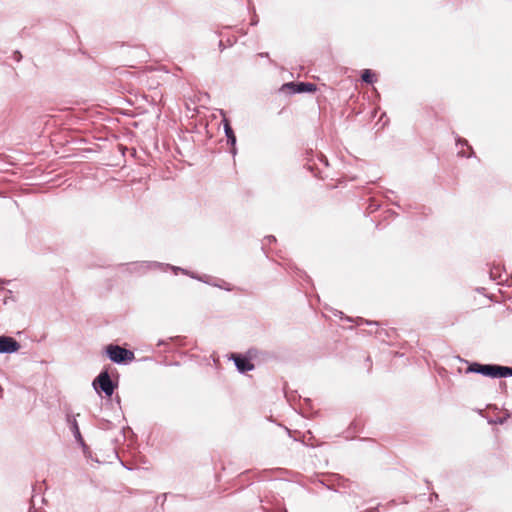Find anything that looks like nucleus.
<instances>
[{
  "instance_id": "f257e3e1",
  "label": "nucleus",
  "mask_w": 512,
  "mask_h": 512,
  "mask_svg": "<svg viewBox=\"0 0 512 512\" xmlns=\"http://www.w3.org/2000/svg\"><path fill=\"white\" fill-rule=\"evenodd\" d=\"M266 356H268L267 352L252 347L245 353H232L229 359L234 362L235 367L240 374H246L247 372L255 369L253 360L265 359Z\"/></svg>"
},
{
  "instance_id": "f03ea898",
  "label": "nucleus",
  "mask_w": 512,
  "mask_h": 512,
  "mask_svg": "<svg viewBox=\"0 0 512 512\" xmlns=\"http://www.w3.org/2000/svg\"><path fill=\"white\" fill-rule=\"evenodd\" d=\"M466 373H476L492 379L507 378L512 376V366L471 362Z\"/></svg>"
},
{
  "instance_id": "7ed1b4c3",
  "label": "nucleus",
  "mask_w": 512,
  "mask_h": 512,
  "mask_svg": "<svg viewBox=\"0 0 512 512\" xmlns=\"http://www.w3.org/2000/svg\"><path fill=\"white\" fill-rule=\"evenodd\" d=\"M104 354L111 362L117 365H128L135 359V354L132 350L113 343L105 346Z\"/></svg>"
},
{
  "instance_id": "20e7f679",
  "label": "nucleus",
  "mask_w": 512,
  "mask_h": 512,
  "mask_svg": "<svg viewBox=\"0 0 512 512\" xmlns=\"http://www.w3.org/2000/svg\"><path fill=\"white\" fill-rule=\"evenodd\" d=\"M92 386L97 394L101 395V393H104L106 397L110 398L118 387V381L112 380L108 369L104 367L94 378Z\"/></svg>"
},
{
  "instance_id": "39448f33",
  "label": "nucleus",
  "mask_w": 512,
  "mask_h": 512,
  "mask_svg": "<svg viewBox=\"0 0 512 512\" xmlns=\"http://www.w3.org/2000/svg\"><path fill=\"white\" fill-rule=\"evenodd\" d=\"M306 162L304 163V167L310 171L314 177L324 179L328 175L323 174V170L319 167V165L324 166L325 168L329 167V162L327 157L322 153H314L312 150L306 152Z\"/></svg>"
},
{
  "instance_id": "423d86ee",
  "label": "nucleus",
  "mask_w": 512,
  "mask_h": 512,
  "mask_svg": "<svg viewBox=\"0 0 512 512\" xmlns=\"http://www.w3.org/2000/svg\"><path fill=\"white\" fill-rule=\"evenodd\" d=\"M66 422L74 436L75 441L81 447L84 457L86 459L93 460L92 451L82 437V434L80 432V428H79L76 418L72 414L67 413L66 414Z\"/></svg>"
},
{
  "instance_id": "0eeeda50",
  "label": "nucleus",
  "mask_w": 512,
  "mask_h": 512,
  "mask_svg": "<svg viewBox=\"0 0 512 512\" xmlns=\"http://www.w3.org/2000/svg\"><path fill=\"white\" fill-rule=\"evenodd\" d=\"M281 91H288L289 94L315 93L317 91L316 84L312 82L291 81L284 83Z\"/></svg>"
},
{
  "instance_id": "6e6552de",
  "label": "nucleus",
  "mask_w": 512,
  "mask_h": 512,
  "mask_svg": "<svg viewBox=\"0 0 512 512\" xmlns=\"http://www.w3.org/2000/svg\"><path fill=\"white\" fill-rule=\"evenodd\" d=\"M131 273L143 274L148 270L161 269L163 263L157 261H134L127 264Z\"/></svg>"
},
{
  "instance_id": "1a4fd4ad",
  "label": "nucleus",
  "mask_w": 512,
  "mask_h": 512,
  "mask_svg": "<svg viewBox=\"0 0 512 512\" xmlns=\"http://www.w3.org/2000/svg\"><path fill=\"white\" fill-rule=\"evenodd\" d=\"M222 124L224 128V133L226 136L227 144L230 146L229 152L233 155V157L237 154V137L234 132V129L232 128L231 122L228 118L225 116L222 119Z\"/></svg>"
},
{
  "instance_id": "9d476101",
  "label": "nucleus",
  "mask_w": 512,
  "mask_h": 512,
  "mask_svg": "<svg viewBox=\"0 0 512 512\" xmlns=\"http://www.w3.org/2000/svg\"><path fill=\"white\" fill-rule=\"evenodd\" d=\"M20 343L8 335H0V354H12L19 351Z\"/></svg>"
},
{
  "instance_id": "9b49d317",
  "label": "nucleus",
  "mask_w": 512,
  "mask_h": 512,
  "mask_svg": "<svg viewBox=\"0 0 512 512\" xmlns=\"http://www.w3.org/2000/svg\"><path fill=\"white\" fill-rule=\"evenodd\" d=\"M172 344L175 346H181L184 344V338L181 336H175V337H169L166 340L160 339L157 342V346L158 347L164 346L165 347L164 352H167V353L173 351Z\"/></svg>"
},
{
  "instance_id": "f8f14e48",
  "label": "nucleus",
  "mask_w": 512,
  "mask_h": 512,
  "mask_svg": "<svg viewBox=\"0 0 512 512\" xmlns=\"http://www.w3.org/2000/svg\"><path fill=\"white\" fill-rule=\"evenodd\" d=\"M455 141H456V145H461V146H466L468 149H469V153H466L465 151L461 150L458 152V156L459 157H463V158H472V157H476V154L472 148V146L469 145V142L468 140H466L465 138H462L460 137L459 135H455Z\"/></svg>"
},
{
  "instance_id": "ddd939ff",
  "label": "nucleus",
  "mask_w": 512,
  "mask_h": 512,
  "mask_svg": "<svg viewBox=\"0 0 512 512\" xmlns=\"http://www.w3.org/2000/svg\"><path fill=\"white\" fill-rule=\"evenodd\" d=\"M361 81L369 85L374 84L377 81L376 73L371 69H363L361 72Z\"/></svg>"
},
{
  "instance_id": "4468645a",
  "label": "nucleus",
  "mask_w": 512,
  "mask_h": 512,
  "mask_svg": "<svg viewBox=\"0 0 512 512\" xmlns=\"http://www.w3.org/2000/svg\"><path fill=\"white\" fill-rule=\"evenodd\" d=\"M489 277L493 281H497L499 284L504 282L502 279V270L500 265L493 264L489 269Z\"/></svg>"
},
{
  "instance_id": "2eb2a0df",
  "label": "nucleus",
  "mask_w": 512,
  "mask_h": 512,
  "mask_svg": "<svg viewBox=\"0 0 512 512\" xmlns=\"http://www.w3.org/2000/svg\"><path fill=\"white\" fill-rule=\"evenodd\" d=\"M171 269L174 274H178V272H182L183 274H188V270L187 269H184V268H181V267H177V266H173V265H170V264H164L163 263V266L160 270L162 269Z\"/></svg>"
},
{
  "instance_id": "dca6fc26",
  "label": "nucleus",
  "mask_w": 512,
  "mask_h": 512,
  "mask_svg": "<svg viewBox=\"0 0 512 512\" xmlns=\"http://www.w3.org/2000/svg\"><path fill=\"white\" fill-rule=\"evenodd\" d=\"M212 286L219 287V288L224 289L226 291H231L232 290L231 284L226 282V281H224V280L214 281Z\"/></svg>"
},
{
  "instance_id": "f3484780",
  "label": "nucleus",
  "mask_w": 512,
  "mask_h": 512,
  "mask_svg": "<svg viewBox=\"0 0 512 512\" xmlns=\"http://www.w3.org/2000/svg\"><path fill=\"white\" fill-rule=\"evenodd\" d=\"M197 280L203 283H206L208 285H212L214 281H212V278L206 274L201 275V277H197Z\"/></svg>"
},
{
  "instance_id": "a211bd4d",
  "label": "nucleus",
  "mask_w": 512,
  "mask_h": 512,
  "mask_svg": "<svg viewBox=\"0 0 512 512\" xmlns=\"http://www.w3.org/2000/svg\"><path fill=\"white\" fill-rule=\"evenodd\" d=\"M375 334L381 340H384V336L390 337L389 332L387 330H384V329H377L375 331Z\"/></svg>"
},
{
  "instance_id": "6ab92c4d",
  "label": "nucleus",
  "mask_w": 512,
  "mask_h": 512,
  "mask_svg": "<svg viewBox=\"0 0 512 512\" xmlns=\"http://www.w3.org/2000/svg\"><path fill=\"white\" fill-rule=\"evenodd\" d=\"M360 323L361 324L365 323L367 325H375V326L378 325V322H376V321H369V320H364L363 318H358L357 324L359 325Z\"/></svg>"
},
{
  "instance_id": "aec40b11",
  "label": "nucleus",
  "mask_w": 512,
  "mask_h": 512,
  "mask_svg": "<svg viewBox=\"0 0 512 512\" xmlns=\"http://www.w3.org/2000/svg\"><path fill=\"white\" fill-rule=\"evenodd\" d=\"M12 58L16 61V62H20L21 59H22V54L20 53V51L18 50H15L12 54Z\"/></svg>"
},
{
  "instance_id": "412c9836",
  "label": "nucleus",
  "mask_w": 512,
  "mask_h": 512,
  "mask_svg": "<svg viewBox=\"0 0 512 512\" xmlns=\"http://www.w3.org/2000/svg\"><path fill=\"white\" fill-rule=\"evenodd\" d=\"M257 56L262 57V58H268L270 64L274 63L273 60L270 59L268 52H260L257 54Z\"/></svg>"
},
{
  "instance_id": "4be33fe9",
  "label": "nucleus",
  "mask_w": 512,
  "mask_h": 512,
  "mask_svg": "<svg viewBox=\"0 0 512 512\" xmlns=\"http://www.w3.org/2000/svg\"><path fill=\"white\" fill-rule=\"evenodd\" d=\"M264 241H266L268 244H271L273 242H276V238L273 235H268L264 238Z\"/></svg>"
},
{
  "instance_id": "5701e85b",
  "label": "nucleus",
  "mask_w": 512,
  "mask_h": 512,
  "mask_svg": "<svg viewBox=\"0 0 512 512\" xmlns=\"http://www.w3.org/2000/svg\"><path fill=\"white\" fill-rule=\"evenodd\" d=\"M381 503L377 504V506L373 507V508H369V509H366L362 512H378L379 511V508L381 507Z\"/></svg>"
},
{
  "instance_id": "b1692460",
  "label": "nucleus",
  "mask_w": 512,
  "mask_h": 512,
  "mask_svg": "<svg viewBox=\"0 0 512 512\" xmlns=\"http://www.w3.org/2000/svg\"><path fill=\"white\" fill-rule=\"evenodd\" d=\"M438 498H439L438 493H436V492H431V493H430V496H429V501H430V502H433L434 500H438Z\"/></svg>"
},
{
  "instance_id": "393cba45",
  "label": "nucleus",
  "mask_w": 512,
  "mask_h": 512,
  "mask_svg": "<svg viewBox=\"0 0 512 512\" xmlns=\"http://www.w3.org/2000/svg\"><path fill=\"white\" fill-rule=\"evenodd\" d=\"M258 22H259V18H258V16L255 14V15L251 18V23H250V25H252V26H256V25L258 24Z\"/></svg>"
},
{
  "instance_id": "a878e982",
  "label": "nucleus",
  "mask_w": 512,
  "mask_h": 512,
  "mask_svg": "<svg viewBox=\"0 0 512 512\" xmlns=\"http://www.w3.org/2000/svg\"><path fill=\"white\" fill-rule=\"evenodd\" d=\"M505 420H506L505 418L498 417L495 420H492L490 422L494 423V424H503L505 422Z\"/></svg>"
},
{
  "instance_id": "bb28decb",
  "label": "nucleus",
  "mask_w": 512,
  "mask_h": 512,
  "mask_svg": "<svg viewBox=\"0 0 512 512\" xmlns=\"http://www.w3.org/2000/svg\"><path fill=\"white\" fill-rule=\"evenodd\" d=\"M111 425V422L108 420H102V428H108Z\"/></svg>"
},
{
  "instance_id": "cd10ccee",
  "label": "nucleus",
  "mask_w": 512,
  "mask_h": 512,
  "mask_svg": "<svg viewBox=\"0 0 512 512\" xmlns=\"http://www.w3.org/2000/svg\"><path fill=\"white\" fill-rule=\"evenodd\" d=\"M187 275H189L193 279H197V277H201V275H197L194 272H190V271H188Z\"/></svg>"
},
{
  "instance_id": "c85d7f7f",
  "label": "nucleus",
  "mask_w": 512,
  "mask_h": 512,
  "mask_svg": "<svg viewBox=\"0 0 512 512\" xmlns=\"http://www.w3.org/2000/svg\"><path fill=\"white\" fill-rule=\"evenodd\" d=\"M379 207V205H373V204H370L369 208L371 209V211H374V210H377Z\"/></svg>"
},
{
  "instance_id": "c756f323",
  "label": "nucleus",
  "mask_w": 512,
  "mask_h": 512,
  "mask_svg": "<svg viewBox=\"0 0 512 512\" xmlns=\"http://www.w3.org/2000/svg\"><path fill=\"white\" fill-rule=\"evenodd\" d=\"M426 484H427V489L430 490L431 489V482L429 480H425Z\"/></svg>"
},
{
  "instance_id": "7c9ffc66",
  "label": "nucleus",
  "mask_w": 512,
  "mask_h": 512,
  "mask_svg": "<svg viewBox=\"0 0 512 512\" xmlns=\"http://www.w3.org/2000/svg\"><path fill=\"white\" fill-rule=\"evenodd\" d=\"M320 483H321L323 486H325L327 489H332V487H331V486H329V485L325 484L323 481H320Z\"/></svg>"
},
{
  "instance_id": "2f4dec72",
  "label": "nucleus",
  "mask_w": 512,
  "mask_h": 512,
  "mask_svg": "<svg viewBox=\"0 0 512 512\" xmlns=\"http://www.w3.org/2000/svg\"><path fill=\"white\" fill-rule=\"evenodd\" d=\"M396 504L395 500H391L389 503H388V506H394Z\"/></svg>"
},
{
  "instance_id": "473e14b6",
  "label": "nucleus",
  "mask_w": 512,
  "mask_h": 512,
  "mask_svg": "<svg viewBox=\"0 0 512 512\" xmlns=\"http://www.w3.org/2000/svg\"><path fill=\"white\" fill-rule=\"evenodd\" d=\"M0 291H4V292H6V293H8V294H11V293H12V291H11V290H4V289H3V288H1V287H0Z\"/></svg>"
},
{
  "instance_id": "72a5a7b5",
  "label": "nucleus",
  "mask_w": 512,
  "mask_h": 512,
  "mask_svg": "<svg viewBox=\"0 0 512 512\" xmlns=\"http://www.w3.org/2000/svg\"><path fill=\"white\" fill-rule=\"evenodd\" d=\"M5 283H8V281L1 280V279H0V284H5Z\"/></svg>"
},
{
  "instance_id": "f704fd0d",
  "label": "nucleus",
  "mask_w": 512,
  "mask_h": 512,
  "mask_svg": "<svg viewBox=\"0 0 512 512\" xmlns=\"http://www.w3.org/2000/svg\"><path fill=\"white\" fill-rule=\"evenodd\" d=\"M116 401L118 404H120V397L119 396H116Z\"/></svg>"
},
{
  "instance_id": "c9c22d12",
  "label": "nucleus",
  "mask_w": 512,
  "mask_h": 512,
  "mask_svg": "<svg viewBox=\"0 0 512 512\" xmlns=\"http://www.w3.org/2000/svg\"><path fill=\"white\" fill-rule=\"evenodd\" d=\"M219 47L222 49V47H223V42L222 41L219 42Z\"/></svg>"
},
{
  "instance_id": "e433bc0d",
  "label": "nucleus",
  "mask_w": 512,
  "mask_h": 512,
  "mask_svg": "<svg viewBox=\"0 0 512 512\" xmlns=\"http://www.w3.org/2000/svg\"><path fill=\"white\" fill-rule=\"evenodd\" d=\"M335 477H337V479H339V480H342V479H343V478H342L341 476H339V475H335Z\"/></svg>"
},
{
  "instance_id": "4c0bfd02",
  "label": "nucleus",
  "mask_w": 512,
  "mask_h": 512,
  "mask_svg": "<svg viewBox=\"0 0 512 512\" xmlns=\"http://www.w3.org/2000/svg\"><path fill=\"white\" fill-rule=\"evenodd\" d=\"M265 246H266V243H263L262 250H264V251H265Z\"/></svg>"
},
{
  "instance_id": "58836bf2",
  "label": "nucleus",
  "mask_w": 512,
  "mask_h": 512,
  "mask_svg": "<svg viewBox=\"0 0 512 512\" xmlns=\"http://www.w3.org/2000/svg\"><path fill=\"white\" fill-rule=\"evenodd\" d=\"M279 512H287L286 509H280Z\"/></svg>"
}]
</instances>
